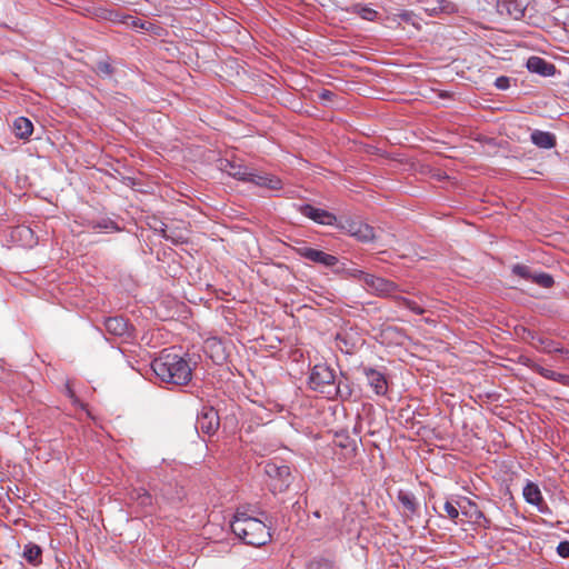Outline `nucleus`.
Masks as SVG:
<instances>
[{
	"label": "nucleus",
	"mask_w": 569,
	"mask_h": 569,
	"mask_svg": "<svg viewBox=\"0 0 569 569\" xmlns=\"http://www.w3.org/2000/svg\"><path fill=\"white\" fill-rule=\"evenodd\" d=\"M127 19L131 21V24H132L133 27H140V28H143V27H144V26H143V23H140V24H139V23H138V21H136V20H134V18H132V17H128Z\"/></svg>",
	"instance_id": "37"
},
{
	"label": "nucleus",
	"mask_w": 569,
	"mask_h": 569,
	"mask_svg": "<svg viewBox=\"0 0 569 569\" xmlns=\"http://www.w3.org/2000/svg\"><path fill=\"white\" fill-rule=\"evenodd\" d=\"M219 168L221 171L228 173L230 177H233L241 181H248L250 176V170L242 166L241 163L232 162L227 159L220 160Z\"/></svg>",
	"instance_id": "13"
},
{
	"label": "nucleus",
	"mask_w": 569,
	"mask_h": 569,
	"mask_svg": "<svg viewBox=\"0 0 569 569\" xmlns=\"http://www.w3.org/2000/svg\"><path fill=\"white\" fill-rule=\"evenodd\" d=\"M12 238L18 239L24 247H31L36 243L33 231L26 226H19L12 231Z\"/></svg>",
	"instance_id": "23"
},
{
	"label": "nucleus",
	"mask_w": 569,
	"mask_h": 569,
	"mask_svg": "<svg viewBox=\"0 0 569 569\" xmlns=\"http://www.w3.org/2000/svg\"><path fill=\"white\" fill-rule=\"evenodd\" d=\"M528 1L527 0H498L497 8L498 11L503 14H508L510 18L515 20H520L525 17V11L527 9Z\"/></svg>",
	"instance_id": "10"
},
{
	"label": "nucleus",
	"mask_w": 569,
	"mask_h": 569,
	"mask_svg": "<svg viewBox=\"0 0 569 569\" xmlns=\"http://www.w3.org/2000/svg\"><path fill=\"white\" fill-rule=\"evenodd\" d=\"M22 557L32 566H38L42 560V550L41 548L33 543L29 542L23 547Z\"/></svg>",
	"instance_id": "22"
},
{
	"label": "nucleus",
	"mask_w": 569,
	"mask_h": 569,
	"mask_svg": "<svg viewBox=\"0 0 569 569\" xmlns=\"http://www.w3.org/2000/svg\"><path fill=\"white\" fill-rule=\"evenodd\" d=\"M154 375L166 383L184 386L192 378V369L189 362L178 353L163 350L151 362Z\"/></svg>",
	"instance_id": "1"
},
{
	"label": "nucleus",
	"mask_w": 569,
	"mask_h": 569,
	"mask_svg": "<svg viewBox=\"0 0 569 569\" xmlns=\"http://www.w3.org/2000/svg\"><path fill=\"white\" fill-rule=\"evenodd\" d=\"M331 96H332V92H330V91H328V90H325V91L320 94V97H321L322 99H329Z\"/></svg>",
	"instance_id": "38"
},
{
	"label": "nucleus",
	"mask_w": 569,
	"mask_h": 569,
	"mask_svg": "<svg viewBox=\"0 0 569 569\" xmlns=\"http://www.w3.org/2000/svg\"><path fill=\"white\" fill-rule=\"evenodd\" d=\"M529 368L546 379L553 380L563 386L569 387V375H563V373L552 371V370L547 369V368H545L538 363H535V362L530 363Z\"/></svg>",
	"instance_id": "17"
},
{
	"label": "nucleus",
	"mask_w": 569,
	"mask_h": 569,
	"mask_svg": "<svg viewBox=\"0 0 569 569\" xmlns=\"http://www.w3.org/2000/svg\"><path fill=\"white\" fill-rule=\"evenodd\" d=\"M106 330L113 336H124L128 331V323L122 317H110L104 321Z\"/></svg>",
	"instance_id": "19"
},
{
	"label": "nucleus",
	"mask_w": 569,
	"mask_h": 569,
	"mask_svg": "<svg viewBox=\"0 0 569 569\" xmlns=\"http://www.w3.org/2000/svg\"><path fill=\"white\" fill-rule=\"evenodd\" d=\"M443 509L451 520H455L459 517V510L455 503L447 501L443 506Z\"/></svg>",
	"instance_id": "31"
},
{
	"label": "nucleus",
	"mask_w": 569,
	"mask_h": 569,
	"mask_svg": "<svg viewBox=\"0 0 569 569\" xmlns=\"http://www.w3.org/2000/svg\"><path fill=\"white\" fill-rule=\"evenodd\" d=\"M530 280L543 288H550L553 284L552 277L545 272L532 273V277Z\"/></svg>",
	"instance_id": "27"
},
{
	"label": "nucleus",
	"mask_w": 569,
	"mask_h": 569,
	"mask_svg": "<svg viewBox=\"0 0 569 569\" xmlns=\"http://www.w3.org/2000/svg\"><path fill=\"white\" fill-rule=\"evenodd\" d=\"M512 271L515 274L525 278L527 280H530L532 277V273L530 272V269L527 266L523 264H515L512 268Z\"/></svg>",
	"instance_id": "30"
},
{
	"label": "nucleus",
	"mask_w": 569,
	"mask_h": 569,
	"mask_svg": "<svg viewBox=\"0 0 569 569\" xmlns=\"http://www.w3.org/2000/svg\"><path fill=\"white\" fill-rule=\"evenodd\" d=\"M160 232L162 233L163 238H166L167 240H171L173 243H181L186 240V238L182 234L176 236V234L168 233L167 227L161 228Z\"/></svg>",
	"instance_id": "33"
},
{
	"label": "nucleus",
	"mask_w": 569,
	"mask_h": 569,
	"mask_svg": "<svg viewBox=\"0 0 569 569\" xmlns=\"http://www.w3.org/2000/svg\"><path fill=\"white\" fill-rule=\"evenodd\" d=\"M309 386L312 390L331 399L340 393L335 371L327 365L320 363L312 368L309 377Z\"/></svg>",
	"instance_id": "3"
},
{
	"label": "nucleus",
	"mask_w": 569,
	"mask_h": 569,
	"mask_svg": "<svg viewBox=\"0 0 569 569\" xmlns=\"http://www.w3.org/2000/svg\"><path fill=\"white\" fill-rule=\"evenodd\" d=\"M350 274L353 277H359V279L363 281L369 291H372L377 295H385L389 291V282L382 278L365 273L360 270H352L350 271Z\"/></svg>",
	"instance_id": "9"
},
{
	"label": "nucleus",
	"mask_w": 569,
	"mask_h": 569,
	"mask_svg": "<svg viewBox=\"0 0 569 569\" xmlns=\"http://www.w3.org/2000/svg\"><path fill=\"white\" fill-rule=\"evenodd\" d=\"M94 70L99 76L103 78L111 77L113 72V68L108 61H99Z\"/></svg>",
	"instance_id": "29"
},
{
	"label": "nucleus",
	"mask_w": 569,
	"mask_h": 569,
	"mask_svg": "<svg viewBox=\"0 0 569 569\" xmlns=\"http://www.w3.org/2000/svg\"><path fill=\"white\" fill-rule=\"evenodd\" d=\"M130 499L141 507H149L152 505V496L144 488L132 489Z\"/></svg>",
	"instance_id": "24"
},
{
	"label": "nucleus",
	"mask_w": 569,
	"mask_h": 569,
	"mask_svg": "<svg viewBox=\"0 0 569 569\" xmlns=\"http://www.w3.org/2000/svg\"><path fill=\"white\" fill-rule=\"evenodd\" d=\"M525 500L533 506L540 507L543 505L542 493L539 487L533 482H528L523 488Z\"/></svg>",
	"instance_id": "20"
},
{
	"label": "nucleus",
	"mask_w": 569,
	"mask_h": 569,
	"mask_svg": "<svg viewBox=\"0 0 569 569\" xmlns=\"http://www.w3.org/2000/svg\"><path fill=\"white\" fill-rule=\"evenodd\" d=\"M248 182L272 191H277L282 188V181L278 177L267 173H257L253 171L250 172Z\"/></svg>",
	"instance_id": "12"
},
{
	"label": "nucleus",
	"mask_w": 569,
	"mask_h": 569,
	"mask_svg": "<svg viewBox=\"0 0 569 569\" xmlns=\"http://www.w3.org/2000/svg\"><path fill=\"white\" fill-rule=\"evenodd\" d=\"M527 68L530 72L538 73L543 77H550L556 73V67L545 59L533 56L527 60Z\"/></svg>",
	"instance_id": "14"
},
{
	"label": "nucleus",
	"mask_w": 569,
	"mask_h": 569,
	"mask_svg": "<svg viewBox=\"0 0 569 569\" xmlns=\"http://www.w3.org/2000/svg\"><path fill=\"white\" fill-rule=\"evenodd\" d=\"M496 87L498 89H502V90L507 89L509 87V78H507V77L497 78Z\"/></svg>",
	"instance_id": "36"
},
{
	"label": "nucleus",
	"mask_w": 569,
	"mask_h": 569,
	"mask_svg": "<svg viewBox=\"0 0 569 569\" xmlns=\"http://www.w3.org/2000/svg\"><path fill=\"white\" fill-rule=\"evenodd\" d=\"M393 17H399L405 22H411L413 19V13L410 11H401L399 13H393Z\"/></svg>",
	"instance_id": "35"
},
{
	"label": "nucleus",
	"mask_w": 569,
	"mask_h": 569,
	"mask_svg": "<svg viewBox=\"0 0 569 569\" xmlns=\"http://www.w3.org/2000/svg\"><path fill=\"white\" fill-rule=\"evenodd\" d=\"M400 313L395 319L399 321L408 320L409 313L422 315L425 309L415 300L393 292V313Z\"/></svg>",
	"instance_id": "6"
},
{
	"label": "nucleus",
	"mask_w": 569,
	"mask_h": 569,
	"mask_svg": "<svg viewBox=\"0 0 569 569\" xmlns=\"http://www.w3.org/2000/svg\"><path fill=\"white\" fill-rule=\"evenodd\" d=\"M532 345L533 347H536L537 349H540L541 351L543 352H559L561 351V349H559L556 343L548 339V338H542V337H533L532 338Z\"/></svg>",
	"instance_id": "25"
},
{
	"label": "nucleus",
	"mask_w": 569,
	"mask_h": 569,
	"mask_svg": "<svg viewBox=\"0 0 569 569\" xmlns=\"http://www.w3.org/2000/svg\"><path fill=\"white\" fill-rule=\"evenodd\" d=\"M366 376L369 385L377 395H386L388 391L387 378L375 369L366 370Z\"/></svg>",
	"instance_id": "16"
},
{
	"label": "nucleus",
	"mask_w": 569,
	"mask_h": 569,
	"mask_svg": "<svg viewBox=\"0 0 569 569\" xmlns=\"http://www.w3.org/2000/svg\"><path fill=\"white\" fill-rule=\"evenodd\" d=\"M231 529L244 543L256 547L266 545L271 538L268 527L246 511H238L234 515Z\"/></svg>",
	"instance_id": "2"
},
{
	"label": "nucleus",
	"mask_w": 569,
	"mask_h": 569,
	"mask_svg": "<svg viewBox=\"0 0 569 569\" xmlns=\"http://www.w3.org/2000/svg\"><path fill=\"white\" fill-rule=\"evenodd\" d=\"M300 212L310 218L317 223L332 226L336 222V217L329 211L323 209L315 208L310 204H305L300 207Z\"/></svg>",
	"instance_id": "11"
},
{
	"label": "nucleus",
	"mask_w": 569,
	"mask_h": 569,
	"mask_svg": "<svg viewBox=\"0 0 569 569\" xmlns=\"http://www.w3.org/2000/svg\"><path fill=\"white\" fill-rule=\"evenodd\" d=\"M352 12L357 13L359 17L368 21H373L378 14L376 10L361 3L353 4Z\"/></svg>",
	"instance_id": "26"
},
{
	"label": "nucleus",
	"mask_w": 569,
	"mask_h": 569,
	"mask_svg": "<svg viewBox=\"0 0 569 569\" xmlns=\"http://www.w3.org/2000/svg\"><path fill=\"white\" fill-rule=\"evenodd\" d=\"M348 232L355 237L356 239L367 242L373 239V229L367 224L359 221H352L348 224Z\"/></svg>",
	"instance_id": "15"
},
{
	"label": "nucleus",
	"mask_w": 569,
	"mask_h": 569,
	"mask_svg": "<svg viewBox=\"0 0 569 569\" xmlns=\"http://www.w3.org/2000/svg\"><path fill=\"white\" fill-rule=\"evenodd\" d=\"M557 553L561 557V558H569V541L568 540H565V541H561L558 547H557Z\"/></svg>",
	"instance_id": "34"
},
{
	"label": "nucleus",
	"mask_w": 569,
	"mask_h": 569,
	"mask_svg": "<svg viewBox=\"0 0 569 569\" xmlns=\"http://www.w3.org/2000/svg\"><path fill=\"white\" fill-rule=\"evenodd\" d=\"M13 131L19 139H28L33 132V124L28 118L19 117L13 121Z\"/></svg>",
	"instance_id": "21"
},
{
	"label": "nucleus",
	"mask_w": 569,
	"mask_h": 569,
	"mask_svg": "<svg viewBox=\"0 0 569 569\" xmlns=\"http://www.w3.org/2000/svg\"><path fill=\"white\" fill-rule=\"evenodd\" d=\"M398 511L402 522L412 529L420 522V503L416 496L409 490L398 491Z\"/></svg>",
	"instance_id": "4"
},
{
	"label": "nucleus",
	"mask_w": 569,
	"mask_h": 569,
	"mask_svg": "<svg viewBox=\"0 0 569 569\" xmlns=\"http://www.w3.org/2000/svg\"><path fill=\"white\" fill-rule=\"evenodd\" d=\"M308 569H335L333 565L328 560H313L309 563Z\"/></svg>",
	"instance_id": "32"
},
{
	"label": "nucleus",
	"mask_w": 569,
	"mask_h": 569,
	"mask_svg": "<svg viewBox=\"0 0 569 569\" xmlns=\"http://www.w3.org/2000/svg\"><path fill=\"white\" fill-rule=\"evenodd\" d=\"M264 471L270 479L269 486L273 492H283L292 481L291 471L288 466L267 462Z\"/></svg>",
	"instance_id": "5"
},
{
	"label": "nucleus",
	"mask_w": 569,
	"mask_h": 569,
	"mask_svg": "<svg viewBox=\"0 0 569 569\" xmlns=\"http://www.w3.org/2000/svg\"><path fill=\"white\" fill-rule=\"evenodd\" d=\"M531 141L541 149H551L556 146V136L548 131L535 130L531 133Z\"/></svg>",
	"instance_id": "18"
},
{
	"label": "nucleus",
	"mask_w": 569,
	"mask_h": 569,
	"mask_svg": "<svg viewBox=\"0 0 569 569\" xmlns=\"http://www.w3.org/2000/svg\"><path fill=\"white\" fill-rule=\"evenodd\" d=\"M218 412L211 407H203L198 415L196 428L203 433L212 435L219 428Z\"/></svg>",
	"instance_id": "7"
},
{
	"label": "nucleus",
	"mask_w": 569,
	"mask_h": 569,
	"mask_svg": "<svg viewBox=\"0 0 569 569\" xmlns=\"http://www.w3.org/2000/svg\"><path fill=\"white\" fill-rule=\"evenodd\" d=\"M415 417V410L411 409L409 406L407 408H400L397 420L399 423H409L412 421Z\"/></svg>",
	"instance_id": "28"
},
{
	"label": "nucleus",
	"mask_w": 569,
	"mask_h": 569,
	"mask_svg": "<svg viewBox=\"0 0 569 569\" xmlns=\"http://www.w3.org/2000/svg\"><path fill=\"white\" fill-rule=\"evenodd\" d=\"M297 252L302 258L327 268L335 267L338 262V258L336 256L306 246L298 248Z\"/></svg>",
	"instance_id": "8"
}]
</instances>
